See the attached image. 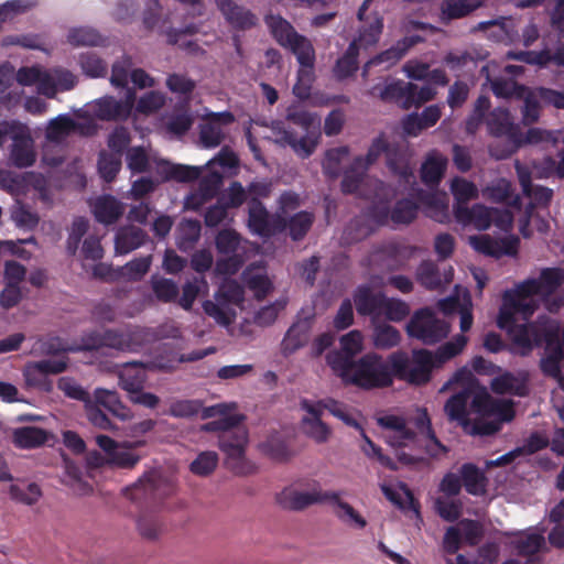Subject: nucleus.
I'll return each mask as SVG.
<instances>
[{"mask_svg":"<svg viewBox=\"0 0 564 564\" xmlns=\"http://www.w3.org/2000/svg\"><path fill=\"white\" fill-rule=\"evenodd\" d=\"M380 427L389 431L386 442L397 449L403 447L423 448L427 455L433 458L446 454L448 448L437 438L431 417L426 409H419L416 415L411 419L395 414H386L377 419ZM364 444L362 453L372 460L378 462L382 467L389 470H398L399 465L416 466L423 458L408 454L403 451H397V460L383 454L382 448L375 444L366 434L365 430L360 433Z\"/></svg>","mask_w":564,"mask_h":564,"instance_id":"nucleus-1","label":"nucleus"},{"mask_svg":"<svg viewBox=\"0 0 564 564\" xmlns=\"http://www.w3.org/2000/svg\"><path fill=\"white\" fill-rule=\"evenodd\" d=\"M487 127L491 135L505 138L507 141V145L501 153L492 152L498 159H507L527 144L555 141L550 131L540 128H530L527 132H523L521 126L513 121L509 110L501 107L494 109L489 113Z\"/></svg>","mask_w":564,"mask_h":564,"instance_id":"nucleus-2","label":"nucleus"},{"mask_svg":"<svg viewBox=\"0 0 564 564\" xmlns=\"http://www.w3.org/2000/svg\"><path fill=\"white\" fill-rule=\"evenodd\" d=\"M536 308L538 305L522 303L511 297L509 293H503L497 317L498 327L507 332L516 346L527 351L532 349V340L536 335L535 327L532 324H517L516 315L520 314L523 319L528 321Z\"/></svg>","mask_w":564,"mask_h":564,"instance_id":"nucleus-3","label":"nucleus"},{"mask_svg":"<svg viewBox=\"0 0 564 564\" xmlns=\"http://www.w3.org/2000/svg\"><path fill=\"white\" fill-rule=\"evenodd\" d=\"M376 199L367 206L362 214L355 217L345 228V239L349 242L360 241L368 237L377 227L386 226L391 220L390 198L384 193L381 181L375 182Z\"/></svg>","mask_w":564,"mask_h":564,"instance_id":"nucleus-4","label":"nucleus"},{"mask_svg":"<svg viewBox=\"0 0 564 564\" xmlns=\"http://www.w3.org/2000/svg\"><path fill=\"white\" fill-rule=\"evenodd\" d=\"M394 376L411 384H425L431 380L432 371L441 368L433 351L424 348L413 349L411 359L403 351L393 352L389 358Z\"/></svg>","mask_w":564,"mask_h":564,"instance_id":"nucleus-5","label":"nucleus"},{"mask_svg":"<svg viewBox=\"0 0 564 564\" xmlns=\"http://www.w3.org/2000/svg\"><path fill=\"white\" fill-rule=\"evenodd\" d=\"M391 362H387L377 354H366L354 366L346 384H352L364 390L390 387L393 382Z\"/></svg>","mask_w":564,"mask_h":564,"instance_id":"nucleus-6","label":"nucleus"},{"mask_svg":"<svg viewBox=\"0 0 564 564\" xmlns=\"http://www.w3.org/2000/svg\"><path fill=\"white\" fill-rule=\"evenodd\" d=\"M248 441V431L240 424L218 435V446L226 455V467L237 476H249L257 470V466L246 457Z\"/></svg>","mask_w":564,"mask_h":564,"instance_id":"nucleus-7","label":"nucleus"},{"mask_svg":"<svg viewBox=\"0 0 564 564\" xmlns=\"http://www.w3.org/2000/svg\"><path fill=\"white\" fill-rule=\"evenodd\" d=\"M564 283V270L561 268H544L539 278L527 279L513 290H507L511 297L531 305H538L534 295L546 299L554 294Z\"/></svg>","mask_w":564,"mask_h":564,"instance_id":"nucleus-8","label":"nucleus"},{"mask_svg":"<svg viewBox=\"0 0 564 564\" xmlns=\"http://www.w3.org/2000/svg\"><path fill=\"white\" fill-rule=\"evenodd\" d=\"M405 332L410 338L424 345H435L446 338L451 332V325L440 318L431 307L416 310L409 319Z\"/></svg>","mask_w":564,"mask_h":564,"instance_id":"nucleus-9","label":"nucleus"},{"mask_svg":"<svg viewBox=\"0 0 564 564\" xmlns=\"http://www.w3.org/2000/svg\"><path fill=\"white\" fill-rule=\"evenodd\" d=\"M174 485L156 473L145 474L133 486L126 488V496L140 506L156 505L174 492Z\"/></svg>","mask_w":564,"mask_h":564,"instance_id":"nucleus-10","label":"nucleus"},{"mask_svg":"<svg viewBox=\"0 0 564 564\" xmlns=\"http://www.w3.org/2000/svg\"><path fill=\"white\" fill-rule=\"evenodd\" d=\"M248 228L262 238H270L284 231L282 215L270 214L261 200L248 202Z\"/></svg>","mask_w":564,"mask_h":564,"instance_id":"nucleus-11","label":"nucleus"},{"mask_svg":"<svg viewBox=\"0 0 564 564\" xmlns=\"http://www.w3.org/2000/svg\"><path fill=\"white\" fill-rule=\"evenodd\" d=\"M10 137L12 139L10 147V161L12 165L18 169L32 166L36 161V152L29 128L15 121Z\"/></svg>","mask_w":564,"mask_h":564,"instance_id":"nucleus-12","label":"nucleus"},{"mask_svg":"<svg viewBox=\"0 0 564 564\" xmlns=\"http://www.w3.org/2000/svg\"><path fill=\"white\" fill-rule=\"evenodd\" d=\"M544 532L545 529L542 528L539 532L527 530L516 534L512 546L519 556L527 558L524 564L542 563L539 554L549 551Z\"/></svg>","mask_w":564,"mask_h":564,"instance_id":"nucleus-13","label":"nucleus"},{"mask_svg":"<svg viewBox=\"0 0 564 564\" xmlns=\"http://www.w3.org/2000/svg\"><path fill=\"white\" fill-rule=\"evenodd\" d=\"M206 122L199 126V141L206 149L217 148L225 139L221 126L235 122V116L230 111L209 112L205 118Z\"/></svg>","mask_w":564,"mask_h":564,"instance_id":"nucleus-14","label":"nucleus"},{"mask_svg":"<svg viewBox=\"0 0 564 564\" xmlns=\"http://www.w3.org/2000/svg\"><path fill=\"white\" fill-rule=\"evenodd\" d=\"M386 294L375 292L371 286L362 284L354 291L352 300L358 315L368 316L372 324L382 317Z\"/></svg>","mask_w":564,"mask_h":564,"instance_id":"nucleus-15","label":"nucleus"},{"mask_svg":"<svg viewBox=\"0 0 564 564\" xmlns=\"http://www.w3.org/2000/svg\"><path fill=\"white\" fill-rule=\"evenodd\" d=\"M216 6L226 22L237 31L251 30L258 25L257 14L234 0H216Z\"/></svg>","mask_w":564,"mask_h":564,"instance_id":"nucleus-16","label":"nucleus"},{"mask_svg":"<svg viewBox=\"0 0 564 564\" xmlns=\"http://www.w3.org/2000/svg\"><path fill=\"white\" fill-rule=\"evenodd\" d=\"M328 491L313 490L311 492H302L292 487L284 488L276 494V503L285 510L301 511L307 507L326 502Z\"/></svg>","mask_w":564,"mask_h":564,"instance_id":"nucleus-17","label":"nucleus"},{"mask_svg":"<svg viewBox=\"0 0 564 564\" xmlns=\"http://www.w3.org/2000/svg\"><path fill=\"white\" fill-rule=\"evenodd\" d=\"M411 153L405 144L391 142L386 155V165L401 182H414L413 170L410 164Z\"/></svg>","mask_w":564,"mask_h":564,"instance_id":"nucleus-18","label":"nucleus"},{"mask_svg":"<svg viewBox=\"0 0 564 564\" xmlns=\"http://www.w3.org/2000/svg\"><path fill=\"white\" fill-rule=\"evenodd\" d=\"M448 159L436 149L429 151L420 167L422 183L430 189L440 186L447 170Z\"/></svg>","mask_w":564,"mask_h":564,"instance_id":"nucleus-19","label":"nucleus"},{"mask_svg":"<svg viewBox=\"0 0 564 564\" xmlns=\"http://www.w3.org/2000/svg\"><path fill=\"white\" fill-rule=\"evenodd\" d=\"M313 327L312 317L297 318L281 341V354L289 357L307 345Z\"/></svg>","mask_w":564,"mask_h":564,"instance_id":"nucleus-20","label":"nucleus"},{"mask_svg":"<svg viewBox=\"0 0 564 564\" xmlns=\"http://www.w3.org/2000/svg\"><path fill=\"white\" fill-rule=\"evenodd\" d=\"M414 88L413 83H405L401 79H392L384 85L377 84L371 87L368 94L378 97L383 102H393L404 109L406 99Z\"/></svg>","mask_w":564,"mask_h":564,"instance_id":"nucleus-21","label":"nucleus"},{"mask_svg":"<svg viewBox=\"0 0 564 564\" xmlns=\"http://www.w3.org/2000/svg\"><path fill=\"white\" fill-rule=\"evenodd\" d=\"M415 43L413 39L404 37L388 50L371 57L362 67L361 77L366 79L372 67L383 65L386 69L395 65Z\"/></svg>","mask_w":564,"mask_h":564,"instance_id":"nucleus-22","label":"nucleus"},{"mask_svg":"<svg viewBox=\"0 0 564 564\" xmlns=\"http://www.w3.org/2000/svg\"><path fill=\"white\" fill-rule=\"evenodd\" d=\"M453 276L454 270L452 267H448V269L441 272L438 265L430 260L422 261L416 270V279L419 283L425 289L432 291L440 290L449 284Z\"/></svg>","mask_w":564,"mask_h":564,"instance_id":"nucleus-23","label":"nucleus"},{"mask_svg":"<svg viewBox=\"0 0 564 564\" xmlns=\"http://www.w3.org/2000/svg\"><path fill=\"white\" fill-rule=\"evenodd\" d=\"M473 387L468 386L453 394L445 403L444 411L452 422H457L463 426L469 425V400L471 398Z\"/></svg>","mask_w":564,"mask_h":564,"instance_id":"nucleus-24","label":"nucleus"},{"mask_svg":"<svg viewBox=\"0 0 564 564\" xmlns=\"http://www.w3.org/2000/svg\"><path fill=\"white\" fill-rule=\"evenodd\" d=\"M459 474L462 486L467 494L480 497L487 492L488 478L485 470L480 469L476 464L464 463L459 468Z\"/></svg>","mask_w":564,"mask_h":564,"instance_id":"nucleus-25","label":"nucleus"},{"mask_svg":"<svg viewBox=\"0 0 564 564\" xmlns=\"http://www.w3.org/2000/svg\"><path fill=\"white\" fill-rule=\"evenodd\" d=\"M147 380V369L142 362H127L119 370V386L128 395L144 389Z\"/></svg>","mask_w":564,"mask_h":564,"instance_id":"nucleus-26","label":"nucleus"},{"mask_svg":"<svg viewBox=\"0 0 564 564\" xmlns=\"http://www.w3.org/2000/svg\"><path fill=\"white\" fill-rule=\"evenodd\" d=\"M492 208L481 204L473 207H457L455 218L463 225H473L478 230H486L491 226Z\"/></svg>","mask_w":564,"mask_h":564,"instance_id":"nucleus-27","label":"nucleus"},{"mask_svg":"<svg viewBox=\"0 0 564 564\" xmlns=\"http://www.w3.org/2000/svg\"><path fill=\"white\" fill-rule=\"evenodd\" d=\"M93 214L98 223L112 225L122 216L123 206L116 197L104 195L96 198L93 204Z\"/></svg>","mask_w":564,"mask_h":564,"instance_id":"nucleus-28","label":"nucleus"},{"mask_svg":"<svg viewBox=\"0 0 564 564\" xmlns=\"http://www.w3.org/2000/svg\"><path fill=\"white\" fill-rule=\"evenodd\" d=\"M482 196L495 203H506L516 209H521L522 200L513 194L512 185L506 178H499L482 189Z\"/></svg>","mask_w":564,"mask_h":564,"instance_id":"nucleus-29","label":"nucleus"},{"mask_svg":"<svg viewBox=\"0 0 564 564\" xmlns=\"http://www.w3.org/2000/svg\"><path fill=\"white\" fill-rule=\"evenodd\" d=\"M147 237L145 231L139 227H122L116 234L115 250L119 254H127L140 248L145 242Z\"/></svg>","mask_w":564,"mask_h":564,"instance_id":"nucleus-30","label":"nucleus"},{"mask_svg":"<svg viewBox=\"0 0 564 564\" xmlns=\"http://www.w3.org/2000/svg\"><path fill=\"white\" fill-rule=\"evenodd\" d=\"M202 167L175 164L167 161L159 163V173L165 181H176L180 183H189L198 180L202 175Z\"/></svg>","mask_w":564,"mask_h":564,"instance_id":"nucleus-31","label":"nucleus"},{"mask_svg":"<svg viewBox=\"0 0 564 564\" xmlns=\"http://www.w3.org/2000/svg\"><path fill=\"white\" fill-rule=\"evenodd\" d=\"M264 23L268 26L270 34L283 47L291 44L293 40L300 34L294 26L280 14H267Z\"/></svg>","mask_w":564,"mask_h":564,"instance_id":"nucleus-32","label":"nucleus"},{"mask_svg":"<svg viewBox=\"0 0 564 564\" xmlns=\"http://www.w3.org/2000/svg\"><path fill=\"white\" fill-rule=\"evenodd\" d=\"M359 50L357 41L352 40L345 53L336 61L333 67V73L336 79L345 80L355 75L359 68Z\"/></svg>","mask_w":564,"mask_h":564,"instance_id":"nucleus-33","label":"nucleus"},{"mask_svg":"<svg viewBox=\"0 0 564 564\" xmlns=\"http://www.w3.org/2000/svg\"><path fill=\"white\" fill-rule=\"evenodd\" d=\"M546 356L540 361L541 371L550 378L558 381H564V377L561 370V362L564 359V351L562 346L556 343L553 345L551 340L546 345Z\"/></svg>","mask_w":564,"mask_h":564,"instance_id":"nucleus-34","label":"nucleus"},{"mask_svg":"<svg viewBox=\"0 0 564 564\" xmlns=\"http://www.w3.org/2000/svg\"><path fill=\"white\" fill-rule=\"evenodd\" d=\"M314 220V214L307 210H301L290 218L282 216L284 231L286 229L289 230V235L293 241L302 240L312 228Z\"/></svg>","mask_w":564,"mask_h":564,"instance_id":"nucleus-35","label":"nucleus"},{"mask_svg":"<svg viewBox=\"0 0 564 564\" xmlns=\"http://www.w3.org/2000/svg\"><path fill=\"white\" fill-rule=\"evenodd\" d=\"M449 188L455 199L453 206L454 216L456 215L457 207H468V203L477 199L479 195L476 184L460 176H455L452 180Z\"/></svg>","mask_w":564,"mask_h":564,"instance_id":"nucleus-36","label":"nucleus"},{"mask_svg":"<svg viewBox=\"0 0 564 564\" xmlns=\"http://www.w3.org/2000/svg\"><path fill=\"white\" fill-rule=\"evenodd\" d=\"M47 440L48 432L37 426H22L13 431V443L19 448H35Z\"/></svg>","mask_w":564,"mask_h":564,"instance_id":"nucleus-37","label":"nucleus"},{"mask_svg":"<svg viewBox=\"0 0 564 564\" xmlns=\"http://www.w3.org/2000/svg\"><path fill=\"white\" fill-rule=\"evenodd\" d=\"M129 113L130 107L113 97H104L95 106V115L101 120L124 119Z\"/></svg>","mask_w":564,"mask_h":564,"instance_id":"nucleus-38","label":"nucleus"},{"mask_svg":"<svg viewBox=\"0 0 564 564\" xmlns=\"http://www.w3.org/2000/svg\"><path fill=\"white\" fill-rule=\"evenodd\" d=\"M95 399L98 405L104 406L120 420H127L131 416L130 409L121 402L116 391L97 389L95 391Z\"/></svg>","mask_w":564,"mask_h":564,"instance_id":"nucleus-39","label":"nucleus"},{"mask_svg":"<svg viewBox=\"0 0 564 564\" xmlns=\"http://www.w3.org/2000/svg\"><path fill=\"white\" fill-rule=\"evenodd\" d=\"M326 502H332L338 508L336 517L347 523H354L357 528L364 529L367 525L366 519L360 516L349 503L340 500V494L328 491Z\"/></svg>","mask_w":564,"mask_h":564,"instance_id":"nucleus-40","label":"nucleus"},{"mask_svg":"<svg viewBox=\"0 0 564 564\" xmlns=\"http://www.w3.org/2000/svg\"><path fill=\"white\" fill-rule=\"evenodd\" d=\"M77 124L67 115H59L52 119L46 127L45 138L50 142L59 143L65 140L75 129Z\"/></svg>","mask_w":564,"mask_h":564,"instance_id":"nucleus-41","label":"nucleus"},{"mask_svg":"<svg viewBox=\"0 0 564 564\" xmlns=\"http://www.w3.org/2000/svg\"><path fill=\"white\" fill-rule=\"evenodd\" d=\"M362 22H367L359 30L358 37L355 39L360 46L368 47L375 45L382 33L383 29V19L379 15V13H375L370 19L365 15V20Z\"/></svg>","mask_w":564,"mask_h":564,"instance_id":"nucleus-42","label":"nucleus"},{"mask_svg":"<svg viewBox=\"0 0 564 564\" xmlns=\"http://www.w3.org/2000/svg\"><path fill=\"white\" fill-rule=\"evenodd\" d=\"M202 226L196 219H184L177 227L176 243L181 250L194 247L200 237Z\"/></svg>","mask_w":564,"mask_h":564,"instance_id":"nucleus-43","label":"nucleus"},{"mask_svg":"<svg viewBox=\"0 0 564 564\" xmlns=\"http://www.w3.org/2000/svg\"><path fill=\"white\" fill-rule=\"evenodd\" d=\"M416 198L429 209V215L438 223H445L448 219V205L440 196L417 189Z\"/></svg>","mask_w":564,"mask_h":564,"instance_id":"nucleus-44","label":"nucleus"},{"mask_svg":"<svg viewBox=\"0 0 564 564\" xmlns=\"http://www.w3.org/2000/svg\"><path fill=\"white\" fill-rule=\"evenodd\" d=\"M480 6V0H444L441 4V12L443 18L455 20L468 15Z\"/></svg>","mask_w":564,"mask_h":564,"instance_id":"nucleus-45","label":"nucleus"},{"mask_svg":"<svg viewBox=\"0 0 564 564\" xmlns=\"http://www.w3.org/2000/svg\"><path fill=\"white\" fill-rule=\"evenodd\" d=\"M373 325L372 340L376 348L390 349L400 344L401 334L394 326L387 323Z\"/></svg>","mask_w":564,"mask_h":564,"instance_id":"nucleus-46","label":"nucleus"},{"mask_svg":"<svg viewBox=\"0 0 564 564\" xmlns=\"http://www.w3.org/2000/svg\"><path fill=\"white\" fill-rule=\"evenodd\" d=\"M326 360L333 371L341 378L343 382L347 383L356 360L341 349L329 351L326 356Z\"/></svg>","mask_w":564,"mask_h":564,"instance_id":"nucleus-47","label":"nucleus"},{"mask_svg":"<svg viewBox=\"0 0 564 564\" xmlns=\"http://www.w3.org/2000/svg\"><path fill=\"white\" fill-rule=\"evenodd\" d=\"M285 48H289L296 56L301 67H314L315 50L306 36L299 34Z\"/></svg>","mask_w":564,"mask_h":564,"instance_id":"nucleus-48","label":"nucleus"},{"mask_svg":"<svg viewBox=\"0 0 564 564\" xmlns=\"http://www.w3.org/2000/svg\"><path fill=\"white\" fill-rule=\"evenodd\" d=\"M368 170L361 163L360 159H354L350 166L345 171L341 180V192L344 194H355L359 191Z\"/></svg>","mask_w":564,"mask_h":564,"instance_id":"nucleus-49","label":"nucleus"},{"mask_svg":"<svg viewBox=\"0 0 564 564\" xmlns=\"http://www.w3.org/2000/svg\"><path fill=\"white\" fill-rule=\"evenodd\" d=\"M121 156L118 154L109 153L105 150L99 152L98 155V173L106 183H111L116 180L121 170Z\"/></svg>","mask_w":564,"mask_h":564,"instance_id":"nucleus-50","label":"nucleus"},{"mask_svg":"<svg viewBox=\"0 0 564 564\" xmlns=\"http://www.w3.org/2000/svg\"><path fill=\"white\" fill-rule=\"evenodd\" d=\"M151 286L156 300L162 303L174 302L180 293L178 286L173 280L162 276L153 275Z\"/></svg>","mask_w":564,"mask_h":564,"instance_id":"nucleus-51","label":"nucleus"},{"mask_svg":"<svg viewBox=\"0 0 564 564\" xmlns=\"http://www.w3.org/2000/svg\"><path fill=\"white\" fill-rule=\"evenodd\" d=\"M417 213L419 206L415 202L402 198L391 209V221L394 225H409L417 217Z\"/></svg>","mask_w":564,"mask_h":564,"instance_id":"nucleus-52","label":"nucleus"},{"mask_svg":"<svg viewBox=\"0 0 564 564\" xmlns=\"http://www.w3.org/2000/svg\"><path fill=\"white\" fill-rule=\"evenodd\" d=\"M67 42L73 46H97L102 42V37L93 28L79 26L69 30Z\"/></svg>","mask_w":564,"mask_h":564,"instance_id":"nucleus-53","label":"nucleus"},{"mask_svg":"<svg viewBox=\"0 0 564 564\" xmlns=\"http://www.w3.org/2000/svg\"><path fill=\"white\" fill-rule=\"evenodd\" d=\"M203 310L206 315L213 317L219 325L223 326L230 325L236 317V312L232 307L216 300L215 302L206 300L203 303Z\"/></svg>","mask_w":564,"mask_h":564,"instance_id":"nucleus-54","label":"nucleus"},{"mask_svg":"<svg viewBox=\"0 0 564 564\" xmlns=\"http://www.w3.org/2000/svg\"><path fill=\"white\" fill-rule=\"evenodd\" d=\"M215 300L220 301L230 307L231 305H239L245 300L243 288L235 280L225 281L216 292Z\"/></svg>","mask_w":564,"mask_h":564,"instance_id":"nucleus-55","label":"nucleus"},{"mask_svg":"<svg viewBox=\"0 0 564 564\" xmlns=\"http://www.w3.org/2000/svg\"><path fill=\"white\" fill-rule=\"evenodd\" d=\"M241 236L234 229L225 228L215 237L216 250L220 254H238Z\"/></svg>","mask_w":564,"mask_h":564,"instance_id":"nucleus-56","label":"nucleus"},{"mask_svg":"<svg viewBox=\"0 0 564 564\" xmlns=\"http://www.w3.org/2000/svg\"><path fill=\"white\" fill-rule=\"evenodd\" d=\"M285 118L293 124L301 127L304 131L319 129L321 126V119L316 113L300 107H289Z\"/></svg>","mask_w":564,"mask_h":564,"instance_id":"nucleus-57","label":"nucleus"},{"mask_svg":"<svg viewBox=\"0 0 564 564\" xmlns=\"http://www.w3.org/2000/svg\"><path fill=\"white\" fill-rule=\"evenodd\" d=\"M23 377L29 388H35L43 392H51L53 390L52 381L39 368L36 362H30L24 367Z\"/></svg>","mask_w":564,"mask_h":564,"instance_id":"nucleus-58","label":"nucleus"},{"mask_svg":"<svg viewBox=\"0 0 564 564\" xmlns=\"http://www.w3.org/2000/svg\"><path fill=\"white\" fill-rule=\"evenodd\" d=\"M467 337L463 334L456 335L452 340L441 345L434 354L436 362L442 367L446 361L459 355L467 345Z\"/></svg>","mask_w":564,"mask_h":564,"instance_id":"nucleus-59","label":"nucleus"},{"mask_svg":"<svg viewBox=\"0 0 564 564\" xmlns=\"http://www.w3.org/2000/svg\"><path fill=\"white\" fill-rule=\"evenodd\" d=\"M194 117L186 108H176L166 123L167 131L174 135H184L193 126Z\"/></svg>","mask_w":564,"mask_h":564,"instance_id":"nucleus-60","label":"nucleus"},{"mask_svg":"<svg viewBox=\"0 0 564 564\" xmlns=\"http://www.w3.org/2000/svg\"><path fill=\"white\" fill-rule=\"evenodd\" d=\"M321 404H323V408L327 410L332 415L343 421L346 425L355 427L360 433L361 430H364V427L355 419L349 408L345 403L334 399H325L322 400Z\"/></svg>","mask_w":564,"mask_h":564,"instance_id":"nucleus-61","label":"nucleus"},{"mask_svg":"<svg viewBox=\"0 0 564 564\" xmlns=\"http://www.w3.org/2000/svg\"><path fill=\"white\" fill-rule=\"evenodd\" d=\"M79 66L89 77H104L107 74V64L96 53L87 52L79 55Z\"/></svg>","mask_w":564,"mask_h":564,"instance_id":"nucleus-62","label":"nucleus"},{"mask_svg":"<svg viewBox=\"0 0 564 564\" xmlns=\"http://www.w3.org/2000/svg\"><path fill=\"white\" fill-rule=\"evenodd\" d=\"M496 408V400L486 390L476 391L473 388L471 398L469 400L470 413L479 415H492Z\"/></svg>","mask_w":564,"mask_h":564,"instance_id":"nucleus-63","label":"nucleus"},{"mask_svg":"<svg viewBox=\"0 0 564 564\" xmlns=\"http://www.w3.org/2000/svg\"><path fill=\"white\" fill-rule=\"evenodd\" d=\"M101 339L102 348H111L119 351L132 349L131 336L118 329H106L101 332Z\"/></svg>","mask_w":564,"mask_h":564,"instance_id":"nucleus-64","label":"nucleus"}]
</instances>
